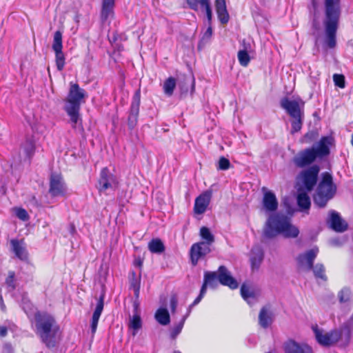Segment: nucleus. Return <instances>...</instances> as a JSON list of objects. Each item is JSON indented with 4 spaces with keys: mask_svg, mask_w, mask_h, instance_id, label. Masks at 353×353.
I'll list each match as a JSON object with an SVG mask.
<instances>
[{
    "mask_svg": "<svg viewBox=\"0 0 353 353\" xmlns=\"http://www.w3.org/2000/svg\"><path fill=\"white\" fill-rule=\"evenodd\" d=\"M219 284L228 286L232 290L236 289L239 287L238 282L231 275L230 272L225 265H220L217 271H205L203 274V282L200 293L189 306L187 315L188 316L190 313L191 308L202 300L208 288L215 289L218 287Z\"/></svg>",
    "mask_w": 353,
    "mask_h": 353,
    "instance_id": "1",
    "label": "nucleus"
},
{
    "mask_svg": "<svg viewBox=\"0 0 353 353\" xmlns=\"http://www.w3.org/2000/svg\"><path fill=\"white\" fill-rule=\"evenodd\" d=\"M35 333L49 348L56 345V337L60 326L55 318L46 311L37 310L34 314Z\"/></svg>",
    "mask_w": 353,
    "mask_h": 353,
    "instance_id": "2",
    "label": "nucleus"
},
{
    "mask_svg": "<svg viewBox=\"0 0 353 353\" xmlns=\"http://www.w3.org/2000/svg\"><path fill=\"white\" fill-rule=\"evenodd\" d=\"M333 138L329 136L322 137L316 146L306 148L299 151L292 159L296 168H304L308 167L317 159L322 160L330 154V147L333 143Z\"/></svg>",
    "mask_w": 353,
    "mask_h": 353,
    "instance_id": "3",
    "label": "nucleus"
},
{
    "mask_svg": "<svg viewBox=\"0 0 353 353\" xmlns=\"http://www.w3.org/2000/svg\"><path fill=\"white\" fill-rule=\"evenodd\" d=\"M324 6L325 18L323 26L326 43L330 48H334L336 45V32L341 17V1L324 0Z\"/></svg>",
    "mask_w": 353,
    "mask_h": 353,
    "instance_id": "4",
    "label": "nucleus"
},
{
    "mask_svg": "<svg viewBox=\"0 0 353 353\" xmlns=\"http://www.w3.org/2000/svg\"><path fill=\"white\" fill-rule=\"evenodd\" d=\"M263 234L268 239H272L279 234H283L286 238H296L299 234V230L290 223L286 215L276 213L268 219Z\"/></svg>",
    "mask_w": 353,
    "mask_h": 353,
    "instance_id": "5",
    "label": "nucleus"
},
{
    "mask_svg": "<svg viewBox=\"0 0 353 353\" xmlns=\"http://www.w3.org/2000/svg\"><path fill=\"white\" fill-rule=\"evenodd\" d=\"M87 97L85 90L81 88L77 83H70L69 92L65 99V105L64 110L69 116L73 129L77 128V125L79 121L81 125L82 119L80 116L81 105L85 102Z\"/></svg>",
    "mask_w": 353,
    "mask_h": 353,
    "instance_id": "6",
    "label": "nucleus"
},
{
    "mask_svg": "<svg viewBox=\"0 0 353 353\" xmlns=\"http://www.w3.org/2000/svg\"><path fill=\"white\" fill-rule=\"evenodd\" d=\"M312 330L318 343L323 346H330L337 343L344 334L348 343L351 338L352 328L349 324H344L340 330H333L330 332L323 334L317 325L312 327Z\"/></svg>",
    "mask_w": 353,
    "mask_h": 353,
    "instance_id": "7",
    "label": "nucleus"
},
{
    "mask_svg": "<svg viewBox=\"0 0 353 353\" xmlns=\"http://www.w3.org/2000/svg\"><path fill=\"white\" fill-rule=\"evenodd\" d=\"M335 191L332 175L328 172L323 173L322 179L313 196L314 203L319 208H324L333 197Z\"/></svg>",
    "mask_w": 353,
    "mask_h": 353,
    "instance_id": "8",
    "label": "nucleus"
},
{
    "mask_svg": "<svg viewBox=\"0 0 353 353\" xmlns=\"http://www.w3.org/2000/svg\"><path fill=\"white\" fill-rule=\"evenodd\" d=\"M281 106L286 110L288 114L292 118L291 122L292 133L299 132L303 125V113L301 112L299 104L296 101H290L288 98L284 97L281 100Z\"/></svg>",
    "mask_w": 353,
    "mask_h": 353,
    "instance_id": "9",
    "label": "nucleus"
},
{
    "mask_svg": "<svg viewBox=\"0 0 353 353\" xmlns=\"http://www.w3.org/2000/svg\"><path fill=\"white\" fill-rule=\"evenodd\" d=\"M141 88H139L133 94L130 107L128 111V127L130 131L133 130L137 126L138 123V118L139 115V110L141 105Z\"/></svg>",
    "mask_w": 353,
    "mask_h": 353,
    "instance_id": "10",
    "label": "nucleus"
},
{
    "mask_svg": "<svg viewBox=\"0 0 353 353\" xmlns=\"http://www.w3.org/2000/svg\"><path fill=\"white\" fill-rule=\"evenodd\" d=\"M52 50L55 54V63L58 71L63 70L65 65V57L63 52L62 33L57 30L54 34Z\"/></svg>",
    "mask_w": 353,
    "mask_h": 353,
    "instance_id": "11",
    "label": "nucleus"
},
{
    "mask_svg": "<svg viewBox=\"0 0 353 353\" xmlns=\"http://www.w3.org/2000/svg\"><path fill=\"white\" fill-rule=\"evenodd\" d=\"M319 171L320 167L318 165H312L301 172L303 185L307 192L312 191L316 186Z\"/></svg>",
    "mask_w": 353,
    "mask_h": 353,
    "instance_id": "12",
    "label": "nucleus"
},
{
    "mask_svg": "<svg viewBox=\"0 0 353 353\" xmlns=\"http://www.w3.org/2000/svg\"><path fill=\"white\" fill-rule=\"evenodd\" d=\"M319 253L317 247L307 250L303 253L299 254L296 257L298 267L301 269H305L309 271L313 268L315 259Z\"/></svg>",
    "mask_w": 353,
    "mask_h": 353,
    "instance_id": "13",
    "label": "nucleus"
},
{
    "mask_svg": "<svg viewBox=\"0 0 353 353\" xmlns=\"http://www.w3.org/2000/svg\"><path fill=\"white\" fill-rule=\"evenodd\" d=\"M210 252L211 249L210 245H207L204 241L192 244L190 250V257L192 265L196 266L199 259L204 258Z\"/></svg>",
    "mask_w": 353,
    "mask_h": 353,
    "instance_id": "14",
    "label": "nucleus"
},
{
    "mask_svg": "<svg viewBox=\"0 0 353 353\" xmlns=\"http://www.w3.org/2000/svg\"><path fill=\"white\" fill-rule=\"evenodd\" d=\"M285 353H313L312 348L305 343H298L292 339H288L283 344Z\"/></svg>",
    "mask_w": 353,
    "mask_h": 353,
    "instance_id": "15",
    "label": "nucleus"
},
{
    "mask_svg": "<svg viewBox=\"0 0 353 353\" xmlns=\"http://www.w3.org/2000/svg\"><path fill=\"white\" fill-rule=\"evenodd\" d=\"M48 192L53 197L65 195L66 188L63 178L60 174H51Z\"/></svg>",
    "mask_w": 353,
    "mask_h": 353,
    "instance_id": "16",
    "label": "nucleus"
},
{
    "mask_svg": "<svg viewBox=\"0 0 353 353\" xmlns=\"http://www.w3.org/2000/svg\"><path fill=\"white\" fill-rule=\"evenodd\" d=\"M189 8L194 11H198L199 8L204 10L207 18L208 25L212 23V10L210 0H186Z\"/></svg>",
    "mask_w": 353,
    "mask_h": 353,
    "instance_id": "17",
    "label": "nucleus"
},
{
    "mask_svg": "<svg viewBox=\"0 0 353 353\" xmlns=\"http://www.w3.org/2000/svg\"><path fill=\"white\" fill-rule=\"evenodd\" d=\"M10 243L11 250L17 258L23 261L28 260V252L26 249V245L23 239L20 240L12 239L10 241Z\"/></svg>",
    "mask_w": 353,
    "mask_h": 353,
    "instance_id": "18",
    "label": "nucleus"
},
{
    "mask_svg": "<svg viewBox=\"0 0 353 353\" xmlns=\"http://www.w3.org/2000/svg\"><path fill=\"white\" fill-rule=\"evenodd\" d=\"M212 192L210 191H205L198 196L194 201V212L196 214H203L211 201Z\"/></svg>",
    "mask_w": 353,
    "mask_h": 353,
    "instance_id": "19",
    "label": "nucleus"
},
{
    "mask_svg": "<svg viewBox=\"0 0 353 353\" xmlns=\"http://www.w3.org/2000/svg\"><path fill=\"white\" fill-rule=\"evenodd\" d=\"M115 180L114 174L110 172L108 168L104 167L100 172L98 180L99 191L104 192L112 187V182Z\"/></svg>",
    "mask_w": 353,
    "mask_h": 353,
    "instance_id": "20",
    "label": "nucleus"
},
{
    "mask_svg": "<svg viewBox=\"0 0 353 353\" xmlns=\"http://www.w3.org/2000/svg\"><path fill=\"white\" fill-rule=\"evenodd\" d=\"M104 299L105 294H102L97 300V306L92 314L91 320V331L92 334H94L97 331L99 320L103 310Z\"/></svg>",
    "mask_w": 353,
    "mask_h": 353,
    "instance_id": "21",
    "label": "nucleus"
},
{
    "mask_svg": "<svg viewBox=\"0 0 353 353\" xmlns=\"http://www.w3.org/2000/svg\"><path fill=\"white\" fill-rule=\"evenodd\" d=\"M214 6L220 23L222 25L227 24L230 20V14L227 10L225 0H215Z\"/></svg>",
    "mask_w": 353,
    "mask_h": 353,
    "instance_id": "22",
    "label": "nucleus"
},
{
    "mask_svg": "<svg viewBox=\"0 0 353 353\" xmlns=\"http://www.w3.org/2000/svg\"><path fill=\"white\" fill-rule=\"evenodd\" d=\"M115 0H103L101 11V20L105 23L109 19H113L114 16V8Z\"/></svg>",
    "mask_w": 353,
    "mask_h": 353,
    "instance_id": "23",
    "label": "nucleus"
},
{
    "mask_svg": "<svg viewBox=\"0 0 353 353\" xmlns=\"http://www.w3.org/2000/svg\"><path fill=\"white\" fill-rule=\"evenodd\" d=\"M263 206L268 212H274L278 208V201L275 194L271 191H266L263 197Z\"/></svg>",
    "mask_w": 353,
    "mask_h": 353,
    "instance_id": "24",
    "label": "nucleus"
},
{
    "mask_svg": "<svg viewBox=\"0 0 353 353\" xmlns=\"http://www.w3.org/2000/svg\"><path fill=\"white\" fill-rule=\"evenodd\" d=\"M330 227L336 232H343L347 229V223L341 219L339 213L332 211L330 214Z\"/></svg>",
    "mask_w": 353,
    "mask_h": 353,
    "instance_id": "25",
    "label": "nucleus"
},
{
    "mask_svg": "<svg viewBox=\"0 0 353 353\" xmlns=\"http://www.w3.org/2000/svg\"><path fill=\"white\" fill-rule=\"evenodd\" d=\"M141 274L137 275L134 270H131L129 273L130 288L133 290L134 298L138 300L139 298V292L141 288Z\"/></svg>",
    "mask_w": 353,
    "mask_h": 353,
    "instance_id": "26",
    "label": "nucleus"
},
{
    "mask_svg": "<svg viewBox=\"0 0 353 353\" xmlns=\"http://www.w3.org/2000/svg\"><path fill=\"white\" fill-rule=\"evenodd\" d=\"M272 314L267 307H263L259 314V323L263 328L268 327L272 323Z\"/></svg>",
    "mask_w": 353,
    "mask_h": 353,
    "instance_id": "27",
    "label": "nucleus"
},
{
    "mask_svg": "<svg viewBox=\"0 0 353 353\" xmlns=\"http://www.w3.org/2000/svg\"><path fill=\"white\" fill-rule=\"evenodd\" d=\"M148 250L151 253L161 254L165 250V247L159 238H154L151 239L148 244Z\"/></svg>",
    "mask_w": 353,
    "mask_h": 353,
    "instance_id": "28",
    "label": "nucleus"
},
{
    "mask_svg": "<svg viewBox=\"0 0 353 353\" xmlns=\"http://www.w3.org/2000/svg\"><path fill=\"white\" fill-rule=\"evenodd\" d=\"M21 148L26 157L30 161L36 151V145L34 140L28 139L21 145Z\"/></svg>",
    "mask_w": 353,
    "mask_h": 353,
    "instance_id": "29",
    "label": "nucleus"
},
{
    "mask_svg": "<svg viewBox=\"0 0 353 353\" xmlns=\"http://www.w3.org/2000/svg\"><path fill=\"white\" fill-rule=\"evenodd\" d=\"M155 319L162 325H166L170 322V314L165 308L158 309L155 313Z\"/></svg>",
    "mask_w": 353,
    "mask_h": 353,
    "instance_id": "30",
    "label": "nucleus"
},
{
    "mask_svg": "<svg viewBox=\"0 0 353 353\" xmlns=\"http://www.w3.org/2000/svg\"><path fill=\"white\" fill-rule=\"evenodd\" d=\"M297 204L302 210H309L311 205L310 198L305 192H299L297 196Z\"/></svg>",
    "mask_w": 353,
    "mask_h": 353,
    "instance_id": "31",
    "label": "nucleus"
},
{
    "mask_svg": "<svg viewBox=\"0 0 353 353\" xmlns=\"http://www.w3.org/2000/svg\"><path fill=\"white\" fill-rule=\"evenodd\" d=\"M311 270L313 271L316 279H320L324 281L327 280V277L325 274V268L323 264L316 263L315 265H313V268H312Z\"/></svg>",
    "mask_w": 353,
    "mask_h": 353,
    "instance_id": "32",
    "label": "nucleus"
},
{
    "mask_svg": "<svg viewBox=\"0 0 353 353\" xmlns=\"http://www.w3.org/2000/svg\"><path fill=\"white\" fill-rule=\"evenodd\" d=\"M164 93L168 96L172 95L174 90L176 88V79L172 77H168L163 83Z\"/></svg>",
    "mask_w": 353,
    "mask_h": 353,
    "instance_id": "33",
    "label": "nucleus"
},
{
    "mask_svg": "<svg viewBox=\"0 0 353 353\" xmlns=\"http://www.w3.org/2000/svg\"><path fill=\"white\" fill-rule=\"evenodd\" d=\"M200 236L202 239L205 241V243L210 245L214 241V236L211 233L210 229L205 226H203L200 229Z\"/></svg>",
    "mask_w": 353,
    "mask_h": 353,
    "instance_id": "34",
    "label": "nucleus"
},
{
    "mask_svg": "<svg viewBox=\"0 0 353 353\" xmlns=\"http://www.w3.org/2000/svg\"><path fill=\"white\" fill-rule=\"evenodd\" d=\"M252 256L250 258L251 265L252 269L258 268L263 261V253L261 250H258L256 252L252 251Z\"/></svg>",
    "mask_w": 353,
    "mask_h": 353,
    "instance_id": "35",
    "label": "nucleus"
},
{
    "mask_svg": "<svg viewBox=\"0 0 353 353\" xmlns=\"http://www.w3.org/2000/svg\"><path fill=\"white\" fill-rule=\"evenodd\" d=\"M187 316H188L187 314L185 316H183L181 320L175 326H174L172 328V330H170V336L172 339H175L176 338V336L181 333V332L183 327V325H184V323H185Z\"/></svg>",
    "mask_w": 353,
    "mask_h": 353,
    "instance_id": "36",
    "label": "nucleus"
},
{
    "mask_svg": "<svg viewBox=\"0 0 353 353\" xmlns=\"http://www.w3.org/2000/svg\"><path fill=\"white\" fill-rule=\"evenodd\" d=\"M238 59L241 65L246 67L248 65L250 61V57L248 54V51L246 49H242L238 52Z\"/></svg>",
    "mask_w": 353,
    "mask_h": 353,
    "instance_id": "37",
    "label": "nucleus"
},
{
    "mask_svg": "<svg viewBox=\"0 0 353 353\" xmlns=\"http://www.w3.org/2000/svg\"><path fill=\"white\" fill-rule=\"evenodd\" d=\"M129 327L134 330L133 335H135L136 332L141 328L142 321L139 314L133 315L132 318L130 319Z\"/></svg>",
    "mask_w": 353,
    "mask_h": 353,
    "instance_id": "38",
    "label": "nucleus"
},
{
    "mask_svg": "<svg viewBox=\"0 0 353 353\" xmlns=\"http://www.w3.org/2000/svg\"><path fill=\"white\" fill-rule=\"evenodd\" d=\"M351 297V291L349 288H343L338 293V298L341 303L350 301Z\"/></svg>",
    "mask_w": 353,
    "mask_h": 353,
    "instance_id": "39",
    "label": "nucleus"
},
{
    "mask_svg": "<svg viewBox=\"0 0 353 353\" xmlns=\"http://www.w3.org/2000/svg\"><path fill=\"white\" fill-rule=\"evenodd\" d=\"M22 308L27 316L29 317L30 315L34 312L35 306L30 300L23 299Z\"/></svg>",
    "mask_w": 353,
    "mask_h": 353,
    "instance_id": "40",
    "label": "nucleus"
},
{
    "mask_svg": "<svg viewBox=\"0 0 353 353\" xmlns=\"http://www.w3.org/2000/svg\"><path fill=\"white\" fill-rule=\"evenodd\" d=\"M241 294L242 297L247 301H249L251 298H254V294L253 292H251L249 288L243 284L241 288Z\"/></svg>",
    "mask_w": 353,
    "mask_h": 353,
    "instance_id": "41",
    "label": "nucleus"
},
{
    "mask_svg": "<svg viewBox=\"0 0 353 353\" xmlns=\"http://www.w3.org/2000/svg\"><path fill=\"white\" fill-rule=\"evenodd\" d=\"M333 81L335 85L340 88H344L345 87V79L343 74H334L333 75Z\"/></svg>",
    "mask_w": 353,
    "mask_h": 353,
    "instance_id": "42",
    "label": "nucleus"
},
{
    "mask_svg": "<svg viewBox=\"0 0 353 353\" xmlns=\"http://www.w3.org/2000/svg\"><path fill=\"white\" fill-rule=\"evenodd\" d=\"M231 163L228 159L221 157L219 160V164L217 170H227L230 168Z\"/></svg>",
    "mask_w": 353,
    "mask_h": 353,
    "instance_id": "43",
    "label": "nucleus"
},
{
    "mask_svg": "<svg viewBox=\"0 0 353 353\" xmlns=\"http://www.w3.org/2000/svg\"><path fill=\"white\" fill-rule=\"evenodd\" d=\"M17 216L23 221H28L29 219V215L27 211L23 208H19L17 211Z\"/></svg>",
    "mask_w": 353,
    "mask_h": 353,
    "instance_id": "44",
    "label": "nucleus"
},
{
    "mask_svg": "<svg viewBox=\"0 0 353 353\" xmlns=\"http://www.w3.org/2000/svg\"><path fill=\"white\" fill-rule=\"evenodd\" d=\"M14 279H15V273L14 271H10L8 272V277L6 279V283L8 286H11L14 288Z\"/></svg>",
    "mask_w": 353,
    "mask_h": 353,
    "instance_id": "45",
    "label": "nucleus"
},
{
    "mask_svg": "<svg viewBox=\"0 0 353 353\" xmlns=\"http://www.w3.org/2000/svg\"><path fill=\"white\" fill-rule=\"evenodd\" d=\"M317 136V132L315 131H309L305 134L304 138L306 140V142L311 143L314 141Z\"/></svg>",
    "mask_w": 353,
    "mask_h": 353,
    "instance_id": "46",
    "label": "nucleus"
},
{
    "mask_svg": "<svg viewBox=\"0 0 353 353\" xmlns=\"http://www.w3.org/2000/svg\"><path fill=\"white\" fill-rule=\"evenodd\" d=\"M212 35V25H208V28L205 32L203 33L202 39L203 40H209Z\"/></svg>",
    "mask_w": 353,
    "mask_h": 353,
    "instance_id": "47",
    "label": "nucleus"
},
{
    "mask_svg": "<svg viewBox=\"0 0 353 353\" xmlns=\"http://www.w3.org/2000/svg\"><path fill=\"white\" fill-rule=\"evenodd\" d=\"M177 303L178 301L176 297L175 296H172L170 299V307L172 313L175 312L177 307Z\"/></svg>",
    "mask_w": 353,
    "mask_h": 353,
    "instance_id": "48",
    "label": "nucleus"
},
{
    "mask_svg": "<svg viewBox=\"0 0 353 353\" xmlns=\"http://www.w3.org/2000/svg\"><path fill=\"white\" fill-rule=\"evenodd\" d=\"M241 46H243V49H246V51H248L251 48L250 43L247 42L245 39H243Z\"/></svg>",
    "mask_w": 353,
    "mask_h": 353,
    "instance_id": "49",
    "label": "nucleus"
},
{
    "mask_svg": "<svg viewBox=\"0 0 353 353\" xmlns=\"http://www.w3.org/2000/svg\"><path fill=\"white\" fill-rule=\"evenodd\" d=\"M8 329L6 326H0V336L4 337L7 335Z\"/></svg>",
    "mask_w": 353,
    "mask_h": 353,
    "instance_id": "50",
    "label": "nucleus"
},
{
    "mask_svg": "<svg viewBox=\"0 0 353 353\" xmlns=\"http://www.w3.org/2000/svg\"><path fill=\"white\" fill-rule=\"evenodd\" d=\"M134 265L141 268L143 266V260L140 258L135 259L134 261Z\"/></svg>",
    "mask_w": 353,
    "mask_h": 353,
    "instance_id": "51",
    "label": "nucleus"
},
{
    "mask_svg": "<svg viewBox=\"0 0 353 353\" xmlns=\"http://www.w3.org/2000/svg\"><path fill=\"white\" fill-rule=\"evenodd\" d=\"M313 28L314 29H318V25H317V22L316 20H314V21H313Z\"/></svg>",
    "mask_w": 353,
    "mask_h": 353,
    "instance_id": "52",
    "label": "nucleus"
},
{
    "mask_svg": "<svg viewBox=\"0 0 353 353\" xmlns=\"http://www.w3.org/2000/svg\"><path fill=\"white\" fill-rule=\"evenodd\" d=\"M0 301L1 302L2 307L5 308V305L3 304V298L1 296H0Z\"/></svg>",
    "mask_w": 353,
    "mask_h": 353,
    "instance_id": "53",
    "label": "nucleus"
},
{
    "mask_svg": "<svg viewBox=\"0 0 353 353\" xmlns=\"http://www.w3.org/2000/svg\"><path fill=\"white\" fill-rule=\"evenodd\" d=\"M313 6L315 7L316 5V0H312Z\"/></svg>",
    "mask_w": 353,
    "mask_h": 353,
    "instance_id": "54",
    "label": "nucleus"
},
{
    "mask_svg": "<svg viewBox=\"0 0 353 353\" xmlns=\"http://www.w3.org/2000/svg\"><path fill=\"white\" fill-rule=\"evenodd\" d=\"M351 143L353 146V134H352V137H351Z\"/></svg>",
    "mask_w": 353,
    "mask_h": 353,
    "instance_id": "55",
    "label": "nucleus"
},
{
    "mask_svg": "<svg viewBox=\"0 0 353 353\" xmlns=\"http://www.w3.org/2000/svg\"><path fill=\"white\" fill-rule=\"evenodd\" d=\"M134 307H135V309H136V310H137V307H138V304H137V303H134Z\"/></svg>",
    "mask_w": 353,
    "mask_h": 353,
    "instance_id": "56",
    "label": "nucleus"
},
{
    "mask_svg": "<svg viewBox=\"0 0 353 353\" xmlns=\"http://www.w3.org/2000/svg\"><path fill=\"white\" fill-rule=\"evenodd\" d=\"M173 353H181V352L180 351L175 350V351H174V352H173Z\"/></svg>",
    "mask_w": 353,
    "mask_h": 353,
    "instance_id": "57",
    "label": "nucleus"
}]
</instances>
